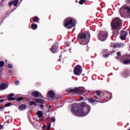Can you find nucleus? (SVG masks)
Listing matches in <instances>:
<instances>
[{
  "label": "nucleus",
  "mask_w": 130,
  "mask_h": 130,
  "mask_svg": "<svg viewBox=\"0 0 130 130\" xmlns=\"http://www.w3.org/2000/svg\"><path fill=\"white\" fill-rule=\"evenodd\" d=\"M72 111L77 116H86L91 111V107L84 102L79 104H74Z\"/></svg>",
  "instance_id": "obj_1"
},
{
  "label": "nucleus",
  "mask_w": 130,
  "mask_h": 130,
  "mask_svg": "<svg viewBox=\"0 0 130 130\" xmlns=\"http://www.w3.org/2000/svg\"><path fill=\"white\" fill-rule=\"evenodd\" d=\"M91 34L89 31L80 32L77 36V40L81 45H86L90 42Z\"/></svg>",
  "instance_id": "obj_2"
},
{
  "label": "nucleus",
  "mask_w": 130,
  "mask_h": 130,
  "mask_svg": "<svg viewBox=\"0 0 130 130\" xmlns=\"http://www.w3.org/2000/svg\"><path fill=\"white\" fill-rule=\"evenodd\" d=\"M122 22L121 20L119 18H116L112 20L111 23V30L113 31V35H118L120 27H121Z\"/></svg>",
  "instance_id": "obj_3"
},
{
  "label": "nucleus",
  "mask_w": 130,
  "mask_h": 130,
  "mask_svg": "<svg viewBox=\"0 0 130 130\" xmlns=\"http://www.w3.org/2000/svg\"><path fill=\"white\" fill-rule=\"evenodd\" d=\"M84 90L85 87H80L74 89H72L70 88L67 90V91L68 93H75L79 94V95H83V94L85 93V91H84Z\"/></svg>",
  "instance_id": "obj_4"
},
{
  "label": "nucleus",
  "mask_w": 130,
  "mask_h": 130,
  "mask_svg": "<svg viewBox=\"0 0 130 130\" xmlns=\"http://www.w3.org/2000/svg\"><path fill=\"white\" fill-rule=\"evenodd\" d=\"M63 25L64 27L67 28V29H72V28L74 27V24H73V18L69 17L65 19L63 21Z\"/></svg>",
  "instance_id": "obj_5"
},
{
  "label": "nucleus",
  "mask_w": 130,
  "mask_h": 130,
  "mask_svg": "<svg viewBox=\"0 0 130 130\" xmlns=\"http://www.w3.org/2000/svg\"><path fill=\"white\" fill-rule=\"evenodd\" d=\"M99 39L101 41H105L106 39H107V36H108V32L106 31H100L98 34Z\"/></svg>",
  "instance_id": "obj_6"
},
{
  "label": "nucleus",
  "mask_w": 130,
  "mask_h": 130,
  "mask_svg": "<svg viewBox=\"0 0 130 130\" xmlns=\"http://www.w3.org/2000/svg\"><path fill=\"white\" fill-rule=\"evenodd\" d=\"M82 69L81 66L77 65L76 66H75L74 70V75H76V76H80V75L82 74Z\"/></svg>",
  "instance_id": "obj_7"
},
{
  "label": "nucleus",
  "mask_w": 130,
  "mask_h": 130,
  "mask_svg": "<svg viewBox=\"0 0 130 130\" xmlns=\"http://www.w3.org/2000/svg\"><path fill=\"white\" fill-rule=\"evenodd\" d=\"M58 51V43H55L51 48V51L52 53H56Z\"/></svg>",
  "instance_id": "obj_8"
},
{
  "label": "nucleus",
  "mask_w": 130,
  "mask_h": 130,
  "mask_svg": "<svg viewBox=\"0 0 130 130\" xmlns=\"http://www.w3.org/2000/svg\"><path fill=\"white\" fill-rule=\"evenodd\" d=\"M31 95L33 96V97H35V98H38L39 97H40V98H43V96H42L41 93L39 92L38 91H32Z\"/></svg>",
  "instance_id": "obj_9"
},
{
  "label": "nucleus",
  "mask_w": 130,
  "mask_h": 130,
  "mask_svg": "<svg viewBox=\"0 0 130 130\" xmlns=\"http://www.w3.org/2000/svg\"><path fill=\"white\" fill-rule=\"evenodd\" d=\"M126 36H127V31L121 30L120 35V38L121 40H125V38H126Z\"/></svg>",
  "instance_id": "obj_10"
},
{
  "label": "nucleus",
  "mask_w": 130,
  "mask_h": 130,
  "mask_svg": "<svg viewBox=\"0 0 130 130\" xmlns=\"http://www.w3.org/2000/svg\"><path fill=\"white\" fill-rule=\"evenodd\" d=\"M47 96H49L50 98L53 99V98L55 97V93H54V91H53V89H51L47 92Z\"/></svg>",
  "instance_id": "obj_11"
},
{
  "label": "nucleus",
  "mask_w": 130,
  "mask_h": 130,
  "mask_svg": "<svg viewBox=\"0 0 130 130\" xmlns=\"http://www.w3.org/2000/svg\"><path fill=\"white\" fill-rule=\"evenodd\" d=\"M19 4V0H14L13 1H10L8 3V5L9 7H12V6H13L14 7H17L18 6V4Z\"/></svg>",
  "instance_id": "obj_12"
},
{
  "label": "nucleus",
  "mask_w": 130,
  "mask_h": 130,
  "mask_svg": "<svg viewBox=\"0 0 130 130\" xmlns=\"http://www.w3.org/2000/svg\"><path fill=\"white\" fill-rule=\"evenodd\" d=\"M129 75L130 71L127 69L124 70V71L121 74V76H123V77H124L125 78H126V77H128Z\"/></svg>",
  "instance_id": "obj_13"
},
{
  "label": "nucleus",
  "mask_w": 130,
  "mask_h": 130,
  "mask_svg": "<svg viewBox=\"0 0 130 130\" xmlns=\"http://www.w3.org/2000/svg\"><path fill=\"white\" fill-rule=\"evenodd\" d=\"M122 46H123V44L117 43L113 45L112 47H113L114 48H120V47H122Z\"/></svg>",
  "instance_id": "obj_14"
},
{
  "label": "nucleus",
  "mask_w": 130,
  "mask_h": 130,
  "mask_svg": "<svg viewBox=\"0 0 130 130\" xmlns=\"http://www.w3.org/2000/svg\"><path fill=\"white\" fill-rule=\"evenodd\" d=\"M27 108V105L21 104L19 106L18 109L20 111L25 110Z\"/></svg>",
  "instance_id": "obj_15"
},
{
  "label": "nucleus",
  "mask_w": 130,
  "mask_h": 130,
  "mask_svg": "<svg viewBox=\"0 0 130 130\" xmlns=\"http://www.w3.org/2000/svg\"><path fill=\"white\" fill-rule=\"evenodd\" d=\"M35 101L37 102V103H41V104H45V101L42 99H36L35 100Z\"/></svg>",
  "instance_id": "obj_16"
},
{
  "label": "nucleus",
  "mask_w": 130,
  "mask_h": 130,
  "mask_svg": "<svg viewBox=\"0 0 130 130\" xmlns=\"http://www.w3.org/2000/svg\"><path fill=\"white\" fill-rule=\"evenodd\" d=\"M122 9H123L124 10H126L127 14H129L130 15V8L129 7H126L125 6H123V7H122L120 9V11H121V10H122Z\"/></svg>",
  "instance_id": "obj_17"
},
{
  "label": "nucleus",
  "mask_w": 130,
  "mask_h": 130,
  "mask_svg": "<svg viewBox=\"0 0 130 130\" xmlns=\"http://www.w3.org/2000/svg\"><path fill=\"white\" fill-rule=\"evenodd\" d=\"M8 88V85H7L6 83H2L0 84V89L1 90H5Z\"/></svg>",
  "instance_id": "obj_18"
},
{
  "label": "nucleus",
  "mask_w": 130,
  "mask_h": 130,
  "mask_svg": "<svg viewBox=\"0 0 130 130\" xmlns=\"http://www.w3.org/2000/svg\"><path fill=\"white\" fill-rule=\"evenodd\" d=\"M36 114L38 115L39 118H42L43 117V112L41 111H38Z\"/></svg>",
  "instance_id": "obj_19"
},
{
  "label": "nucleus",
  "mask_w": 130,
  "mask_h": 130,
  "mask_svg": "<svg viewBox=\"0 0 130 130\" xmlns=\"http://www.w3.org/2000/svg\"><path fill=\"white\" fill-rule=\"evenodd\" d=\"M88 102H89V103H94L95 102H98V103H100V101L95 100L92 98L88 99Z\"/></svg>",
  "instance_id": "obj_20"
},
{
  "label": "nucleus",
  "mask_w": 130,
  "mask_h": 130,
  "mask_svg": "<svg viewBox=\"0 0 130 130\" xmlns=\"http://www.w3.org/2000/svg\"><path fill=\"white\" fill-rule=\"evenodd\" d=\"M38 26L36 23H33L31 25V28L32 30H36L37 29Z\"/></svg>",
  "instance_id": "obj_21"
},
{
  "label": "nucleus",
  "mask_w": 130,
  "mask_h": 130,
  "mask_svg": "<svg viewBox=\"0 0 130 130\" xmlns=\"http://www.w3.org/2000/svg\"><path fill=\"white\" fill-rule=\"evenodd\" d=\"M14 93H10L7 96L8 99L9 100V101H11V99L14 97Z\"/></svg>",
  "instance_id": "obj_22"
},
{
  "label": "nucleus",
  "mask_w": 130,
  "mask_h": 130,
  "mask_svg": "<svg viewBox=\"0 0 130 130\" xmlns=\"http://www.w3.org/2000/svg\"><path fill=\"white\" fill-rule=\"evenodd\" d=\"M39 20H40V19H39V18H38V17H37V16H35L32 18L33 22H38V21H39Z\"/></svg>",
  "instance_id": "obj_23"
},
{
  "label": "nucleus",
  "mask_w": 130,
  "mask_h": 130,
  "mask_svg": "<svg viewBox=\"0 0 130 130\" xmlns=\"http://www.w3.org/2000/svg\"><path fill=\"white\" fill-rule=\"evenodd\" d=\"M95 100H98L99 101H100V100H102V96L101 95H96L95 96Z\"/></svg>",
  "instance_id": "obj_24"
},
{
  "label": "nucleus",
  "mask_w": 130,
  "mask_h": 130,
  "mask_svg": "<svg viewBox=\"0 0 130 130\" xmlns=\"http://www.w3.org/2000/svg\"><path fill=\"white\" fill-rule=\"evenodd\" d=\"M28 105H29V106H32V105H34V106H36L37 104H36V103L34 101H30L29 102Z\"/></svg>",
  "instance_id": "obj_25"
},
{
  "label": "nucleus",
  "mask_w": 130,
  "mask_h": 130,
  "mask_svg": "<svg viewBox=\"0 0 130 130\" xmlns=\"http://www.w3.org/2000/svg\"><path fill=\"white\" fill-rule=\"evenodd\" d=\"M130 60L129 59H125L123 61L124 64H129Z\"/></svg>",
  "instance_id": "obj_26"
},
{
  "label": "nucleus",
  "mask_w": 130,
  "mask_h": 130,
  "mask_svg": "<svg viewBox=\"0 0 130 130\" xmlns=\"http://www.w3.org/2000/svg\"><path fill=\"white\" fill-rule=\"evenodd\" d=\"M23 100H24V97L23 96H20L19 98H16V101L20 102Z\"/></svg>",
  "instance_id": "obj_27"
},
{
  "label": "nucleus",
  "mask_w": 130,
  "mask_h": 130,
  "mask_svg": "<svg viewBox=\"0 0 130 130\" xmlns=\"http://www.w3.org/2000/svg\"><path fill=\"white\" fill-rule=\"evenodd\" d=\"M86 1H87V0H80L79 2V5H84V4H85V3H86Z\"/></svg>",
  "instance_id": "obj_28"
},
{
  "label": "nucleus",
  "mask_w": 130,
  "mask_h": 130,
  "mask_svg": "<svg viewBox=\"0 0 130 130\" xmlns=\"http://www.w3.org/2000/svg\"><path fill=\"white\" fill-rule=\"evenodd\" d=\"M95 94H96V96H101V91L100 90H96L95 92Z\"/></svg>",
  "instance_id": "obj_29"
},
{
  "label": "nucleus",
  "mask_w": 130,
  "mask_h": 130,
  "mask_svg": "<svg viewBox=\"0 0 130 130\" xmlns=\"http://www.w3.org/2000/svg\"><path fill=\"white\" fill-rule=\"evenodd\" d=\"M5 66V62L4 61H0V68H3Z\"/></svg>",
  "instance_id": "obj_30"
},
{
  "label": "nucleus",
  "mask_w": 130,
  "mask_h": 130,
  "mask_svg": "<svg viewBox=\"0 0 130 130\" xmlns=\"http://www.w3.org/2000/svg\"><path fill=\"white\" fill-rule=\"evenodd\" d=\"M11 105H12V103H8L4 105V107H9V106H11Z\"/></svg>",
  "instance_id": "obj_31"
},
{
  "label": "nucleus",
  "mask_w": 130,
  "mask_h": 130,
  "mask_svg": "<svg viewBox=\"0 0 130 130\" xmlns=\"http://www.w3.org/2000/svg\"><path fill=\"white\" fill-rule=\"evenodd\" d=\"M50 126H51V122H50L49 123V125L47 127L46 130H50Z\"/></svg>",
  "instance_id": "obj_32"
},
{
  "label": "nucleus",
  "mask_w": 130,
  "mask_h": 130,
  "mask_svg": "<svg viewBox=\"0 0 130 130\" xmlns=\"http://www.w3.org/2000/svg\"><path fill=\"white\" fill-rule=\"evenodd\" d=\"M51 122H54V121H55V118H54V117H51Z\"/></svg>",
  "instance_id": "obj_33"
},
{
  "label": "nucleus",
  "mask_w": 130,
  "mask_h": 130,
  "mask_svg": "<svg viewBox=\"0 0 130 130\" xmlns=\"http://www.w3.org/2000/svg\"><path fill=\"white\" fill-rule=\"evenodd\" d=\"M9 69H12L13 68V64L9 63L8 64Z\"/></svg>",
  "instance_id": "obj_34"
},
{
  "label": "nucleus",
  "mask_w": 130,
  "mask_h": 130,
  "mask_svg": "<svg viewBox=\"0 0 130 130\" xmlns=\"http://www.w3.org/2000/svg\"><path fill=\"white\" fill-rule=\"evenodd\" d=\"M5 108V106H2L0 107V110L1 111H4V109Z\"/></svg>",
  "instance_id": "obj_35"
},
{
  "label": "nucleus",
  "mask_w": 130,
  "mask_h": 130,
  "mask_svg": "<svg viewBox=\"0 0 130 130\" xmlns=\"http://www.w3.org/2000/svg\"><path fill=\"white\" fill-rule=\"evenodd\" d=\"M116 54L118 56H120V55H121V53H120V52H116Z\"/></svg>",
  "instance_id": "obj_36"
},
{
  "label": "nucleus",
  "mask_w": 130,
  "mask_h": 130,
  "mask_svg": "<svg viewBox=\"0 0 130 130\" xmlns=\"http://www.w3.org/2000/svg\"><path fill=\"white\" fill-rule=\"evenodd\" d=\"M15 85H19L20 84V82H19V80H17L15 81Z\"/></svg>",
  "instance_id": "obj_37"
},
{
  "label": "nucleus",
  "mask_w": 130,
  "mask_h": 130,
  "mask_svg": "<svg viewBox=\"0 0 130 130\" xmlns=\"http://www.w3.org/2000/svg\"><path fill=\"white\" fill-rule=\"evenodd\" d=\"M109 56V54H106L105 55H103L104 57H108Z\"/></svg>",
  "instance_id": "obj_38"
},
{
  "label": "nucleus",
  "mask_w": 130,
  "mask_h": 130,
  "mask_svg": "<svg viewBox=\"0 0 130 130\" xmlns=\"http://www.w3.org/2000/svg\"><path fill=\"white\" fill-rule=\"evenodd\" d=\"M42 129H46V125H43L42 127Z\"/></svg>",
  "instance_id": "obj_39"
},
{
  "label": "nucleus",
  "mask_w": 130,
  "mask_h": 130,
  "mask_svg": "<svg viewBox=\"0 0 130 130\" xmlns=\"http://www.w3.org/2000/svg\"><path fill=\"white\" fill-rule=\"evenodd\" d=\"M11 101H13L14 100H17V99L16 98H12V99H10Z\"/></svg>",
  "instance_id": "obj_40"
},
{
  "label": "nucleus",
  "mask_w": 130,
  "mask_h": 130,
  "mask_svg": "<svg viewBox=\"0 0 130 130\" xmlns=\"http://www.w3.org/2000/svg\"><path fill=\"white\" fill-rule=\"evenodd\" d=\"M65 44H66V46H67V47L70 46V43H69L66 42V43H65Z\"/></svg>",
  "instance_id": "obj_41"
},
{
  "label": "nucleus",
  "mask_w": 130,
  "mask_h": 130,
  "mask_svg": "<svg viewBox=\"0 0 130 130\" xmlns=\"http://www.w3.org/2000/svg\"><path fill=\"white\" fill-rule=\"evenodd\" d=\"M84 99V97L81 96L80 99L79 100V101H82Z\"/></svg>",
  "instance_id": "obj_42"
},
{
  "label": "nucleus",
  "mask_w": 130,
  "mask_h": 130,
  "mask_svg": "<svg viewBox=\"0 0 130 130\" xmlns=\"http://www.w3.org/2000/svg\"><path fill=\"white\" fill-rule=\"evenodd\" d=\"M5 102V100H0V103H3V102Z\"/></svg>",
  "instance_id": "obj_43"
},
{
  "label": "nucleus",
  "mask_w": 130,
  "mask_h": 130,
  "mask_svg": "<svg viewBox=\"0 0 130 130\" xmlns=\"http://www.w3.org/2000/svg\"><path fill=\"white\" fill-rule=\"evenodd\" d=\"M9 74H12L13 73V71L11 70H10L9 71Z\"/></svg>",
  "instance_id": "obj_44"
},
{
  "label": "nucleus",
  "mask_w": 130,
  "mask_h": 130,
  "mask_svg": "<svg viewBox=\"0 0 130 130\" xmlns=\"http://www.w3.org/2000/svg\"><path fill=\"white\" fill-rule=\"evenodd\" d=\"M40 108H42V107H44V105H40Z\"/></svg>",
  "instance_id": "obj_45"
},
{
  "label": "nucleus",
  "mask_w": 130,
  "mask_h": 130,
  "mask_svg": "<svg viewBox=\"0 0 130 130\" xmlns=\"http://www.w3.org/2000/svg\"><path fill=\"white\" fill-rule=\"evenodd\" d=\"M3 128V125L0 124V129H2Z\"/></svg>",
  "instance_id": "obj_46"
},
{
  "label": "nucleus",
  "mask_w": 130,
  "mask_h": 130,
  "mask_svg": "<svg viewBox=\"0 0 130 130\" xmlns=\"http://www.w3.org/2000/svg\"><path fill=\"white\" fill-rule=\"evenodd\" d=\"M119 58H120V56H117V57H116V59H119Z\"/></svg>",
  "instance_id": "obj_47"
},
{
  "label": "nucleus",
  "mask_w": 130,
  "mask_h": 130,
  "mask_svg": "<svg viewBox=\"0 0 130 130\" xmlns=\"http://www.w3.org/2000/svg\"><path fill=\"white\" fill-rule=\"evenodd\" d=\"M39 120H40V121H42V120H43V118L40 119Z\"/></svg>",
  "instance_id": "obj_48"
},
{
  "label": "nucleus",
  "mask_w": 130,
  "mask_h": 130,
  "mask_svg": "<svg viewBox=\"0 0 130 130\" xmlns=\"http://www.w3.org/2000/svg\"><path fill=\"white\" fill-rule=\"evenodd\" d=\"M61 57V55H60V56H59V58H60Z\"/></svg>",
  "instance_id": "obj_49"
},
{
  "label": "nucleus",
  "mask_w": 130,
  "mask_h": 130,
  "mask_svg": "<svg viewBox=\"0 0 130 130\" xmlns=\"http://www.w3.org/2000/svg\"><path fill=\"white\" fill-rule=\"evenodd\" d=\"M58 61H60V59H58Z\"/></svg>",
  "instance_id": "obj_50"
},
{
  "label": "nucleus",
  "mask_w": 130,
  "mask_h": 130,
  "mask_svg": "<svg viewBox=\"0 0 130 130\" xmlns=\"http://www.w3.org/2000/svg\"><path fill=\"white\" fill-rule=\"evenodd\" d=\"M49 107L50 108H51V106H49Z\"/></svg>",
  "instance_id": "obj_51"
},
{
  "label": "nucleus",
  "mask_w": 130,
  "mask_h": 130,
  "mask_svg": "<svg viewBox=\"0 0 130 130\" xmlns=\"http://www.w3.org/2000/svg\"><path fill=\"white\" fill-rule=\"evenodd\" d=\"M110 95L111 96V93H109Z\"/></svg>",
  "instance_id": "obj_52"
},
{
  "label": "nucleus",
  "mask_w": 130,
  "mask_h": 130,
  "mask_svg": "<svg viewBox=\"0 0 130 130\" xmlns=\"http://www.w3.org/2000/svg\"><path fill=\"white\" fill-rule=\"evenodd\" d=\"M0 99H2V96H0Z\"/></svg>",
  "instance_id": "obj_53"
},
{
  "label": "nucleus",
  "mask_w": 130,
  "mask_h": 130,
  "mask_svg": "<svg viewBox=\"0 0 130 130\" xmlns=\"http://www.w3.org/2000/svg\"><path fill=\"white\" fill-rule=\"evenodd\" d=\"M5 61H8V60H5Z\"/></svg>",
  "instance_id": "obj_54"
},
{
  "label": "nucleus",
  "mask_w": 130,
  "mask_h": 130,
  "mask_svg": "<svg viewBox=\"0 0 130 130\" xmlns=\"http://www.w3.org/2000/svg\"><path fill=\"white\" fill-rule=\"evenodd\" d=\"M46 121H47V119H46Z\"/></svg>",
  "instance_id": "obj_55"
}]
</instances>
